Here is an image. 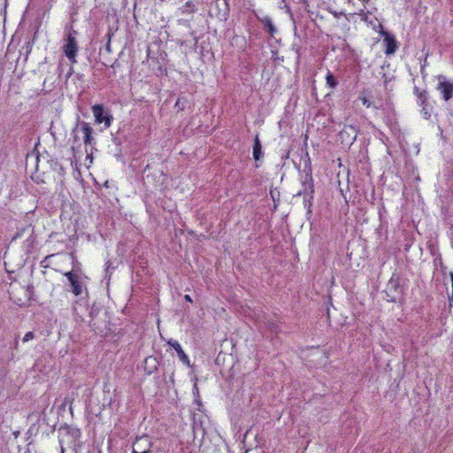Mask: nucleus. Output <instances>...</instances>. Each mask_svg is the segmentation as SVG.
<instances>
[{
    "label": "nucleus",
    "instance_id": "nucleus-1",
    "mask_svg": "<svg viewBox=\"0 0 453 453\" xmlns=\"http://www.w3.org/2000/svg\"><path fill=\"white\" fill-rule=\"evenodd\" d=\"M75 31H72L67 35L65 43L62 47L65 57L73 64L76 63V56L78 52V43L74 36Z\"/></svg>",
    "mask_w": 453,
    "mask_h": 453
},
{
    "label": "nucleus",
    "instance_id": "nucleus-2",
    "mask_svg": "<svg viewBox=\"0 0 453 453\" xmlns=\"http://www.w3.org/2000/svg\"><path fill=\"white\" fill-rule=\"evenodd\" d=\"M373 30L379 31L380 34L384 37V43L386 44L385 53L387 55L394 54L396 50L397 44L395 38L388 32L383 29V26L380 23L374 22Z\"/></svg>",
    "mask_w": 453,
    "mask_h": 453
},
{
    "label": "nucleus",
    "instance_id": "nucleus-3",
    "mask_svg": "<svg viewBox=\"0 0 453 453\" xmlns=\"http://www.w3.org/2000/svg\"><path fill=\"white\" fill-rule=\"evenodd\" d=\"M92 112L97 124L104 123L105 127L111 126V116L105 112L104 107L101 104H96L92 107Z\"/></svg>",
    "mask_w": 453,
    "mask_h": 453
},
{
    "label": "nucleus",
    "instance_id": "nucleus-4",
    "mask_svg": "<svg viewBox=\"0 0 453 453\" xmlns=\"http://www.w3.org/2000/svg\"><path fill=\"white\" fill-rule=\"evenodd\" d=\"M152 442L147 435L138 437L133 444L132 453H150Z\"/></svg>",
    "mask_w": 453,
    "mask_h": 453
},
{
    "label": "nucleus",
    "instance_id": "nucleus-5",
    "mask_svg": "<svg viewBox=\"0 0 453 453\" xmlns=\"http://www.w3.org/2000/svg\"><path fill=\"white\" fill-rule=\"evenodd\" d=\"M302 190L299 191L298 196L303 195L304 196V201L306 202V197H309V203H311V200L312 199V194L314 192L313 180L311 173H306L304 180L302 182Z\"/></svg>",
    "mask_w": 453,
    "mask_h": 453
},
{
    "label": "nucleus",
    "instance_id": "nucleus-6",
    "mask_svg": "<svg viewBox=\"0 0 453 453\" xmlns=\"http://www.w3.org/2000/svg\"><path fill=\"white\" fill-rule=\"evenodd\" d=\"M439 80L437 89L441 93L443 99L448 101L453 95V83L446 81L443 77H440Z\"/></svg>",
    "mask_w": 453,
    "mask_h": 453
},
{
    "label": "nucleus",
    "instance_id": "nucleus-7",
    "mask_svg": "<svg viewBox=\"0 0 453 453\" xmlns=\"http://www.w3.org/2000/svg\"><path fill=\"white\" fill-rule=\"evenodd\" d=\"M375 10L374 4L370 3V6L366 5V8H360L359 12H357L361 17V19L371 26L372 29L374 22L380 23L377 19H370L369 18V15H372Z\"/></svg>",
    "mask_w": 453,
    "mask_h": 453
},
{
    "label": "nucleus",
    "instance_id": "nucleus-8",
    "mask_svg": "<svg viewBox=\"0 0 453 453\" xmlns=\"http://www.w3.org/2000/svg\"><path fill=\"white\" fill-rule=\"evenodd\" d=\"M65 276L67 278L68 281L72 287V292L75 296H80L82 293V285L79 280V278L73 272H68L65 273Z\"/></svg>",
    "mask_w": 453,
    "mask_h": 453
},
{
    "label": "nucleus",
    "instance_id": "nucleus-9",
    "mask_svg": "<svg viewBox=\"0 0 453 453\" xmlns=\"http://www.w3.org/2000/svg\"><path fill=\"white\" fill-rule=\"evenodd\" d=\"M167 344L170 345L172 348L174 349V350L177 352L178 354V357L180 358V360L187 365H189V358L185 354L184 350L182 349L180 344L176 341V340H173V339H170L168 342H167Z\"/></svg>",
    "mask_w": 453,
    "mask_h": 453
},
{
    "label": "nucleus",
    "instance_id": "nucleus-10",
    "mask_svg": "<svg viewBox=\"0 0 453 453\" xmlns=\"http://www.w3.org/2000/svg\"><path fill=\"white\" fill-rule=\"evenodd\" d=\"M81 132L83 134L84 143L86 145L92 144V142H93V137H92L93 129L89 126V124L87 123V122H82L81 124Z\"/></svg>",
    "mask_w": 453,
    "mask_h": 453
},
{
    "label": "nucleus",
    "instance_id": "nucleus-11",
    "mask_svg": "<svg viewBox=\"0 0 453 453\" xmlns=\"http://www.w3.org/2000/svg\"><path fill=\"white\" fill-rule=\"evenodd\" d=\"M345 3L352 6L355 10H357V12H359L360 8H366V5L370 6L371 0H345Z\"/></svg>",
    "mask_w": 453,
    "mask_h": 453
},
{
    "label": "nucleus",
    "instance_id": "nucleus-12",
    "mask_svg": "<svg viewBox=\"0 0 453 453\" xmlns=\"http://www.w3.org/2000/svg\"><path fill=\"white\" fill-rule=\"evenodd\" d=\"M426 100V92H421L418 96V102L422 105L421 112L426 119H428L431 117L430 110L427 108V105L425 104Z\"/></svg>",
    "mask_w": 453,
    "mask_h": 453
},
{
    "label": "nucleus",
    "instance_id": "nucleus-13",
    "mask_svg": "<svg viewBox=\"0 0 453 453\" xmlns=\"http://www.w3.org/2000/svg\"><path fill=\"white\" fill-rule=\"evenodd\" d=\"M62 431L65 432V436L67 437V440H69V439L72 440V442H73V441L78 440L81 436L80 430L75 429L73 427L67 426V427L63 428Z\"/></svg>",
    "mask_w": 453,
    "mask_h": 453
},
{
    "label": "nucleus",
    "instance_id": "nucleus-14",
    "mask_svg": "<svg viewBox=\"0 0 453 453\" xmlns=\"http://www.w3.org/2000/svg\"><path fill=\"white\" fill-rule=\"evenodd\" d=\"M262 145L260 143L258 135H256L253 145V157L255 160H259L262 157Z\"/></svg>",
    "mask_w": 453,
    "mask_h": 453
},
{
    "label": "nucleus",
    "instance_id": "nucleus-15",
    "mask_svg": "<svg viewBox=\"0 0 453 453\" xmlns=\"http://www.w3.org/2000/svg\"><path fill=\"white\" fill-rule=\"evenodd\" d=\"M261 22L265 25V27H266L268 33L272 36H273V35L276 33V28H275L274 25L273 24L271 18H269L268 16H265L261 19Z\"/></svg>",
    "mask_w": 453,
    "mask_h": 453
},
{
    "label": "nucleus",
    "instance_id": "nucleus-16",
    "mask_svg": "<svg viewBox=\"0 0 453 453\" xmlns=\"http://www.w3.org/2000/svg\"><path fill=\"white\" fill-rule=\"evenodd\" d=\"M326 85L331 88H334L338 84L337 79L332 74L330 71H328L326 73Z\"/></svg>",
    "mask_w": 453,
    "mask_h": 453
},
{
    "label": "nucleus",
    "instance_id": "nucleus-17",
    "mask_svg": "<svg viewBox=\"0 0 453 453\" xmlns=\"http://www.w3.org/2000/svg\"><path fill=\"white\" fill-rule=\"evenodd\" d=\"M33 338H34V334H33L32 332H27V333L24 335V337H23L22 341H23V342H28V341H30V340H32Z\"/></svg>",
    "mask_w": 453,
    "mask_h": 453
},
{
    "label": "nucleus",
    "instance_id": "nucleus-18",
    "mask_svg": "<svg viewBox=\"0 0 453 453\" xmlns=\"http://www.w3.org/2000/svg\"><path fill=\"white\" fill-rule=\"evenodd\" d=\"M359 100H361L363 105L366 106L367 108L372 105V103L365 96H360Z\"/></svg>",
    "mask_w": 453,
    "mask_h": 453
},
{
    "label": "nucleus",
    "instance_id": "nucleus-19",
    "mask_svg": "<svg viewBox=\"0 0 453 453\" xmlns=\"http://www.w3.org/2000/svg\"><path fill=\"white\" fill-rule=\"evenodd\" d=\"M65 442V437H63L62 439L59 440V443L61 445V453H64L65 452V449L63 447V443Z\"/></svg>",
    "mask_w": 453,
    "mask_h": 453
},
{
    "label": "nucleus",
    "instance_id": "nucleus-20",
    "mask_svg": "<svg viewBox=\"0 0 453 453\" xmlns=\"http://www.w3.org/2000/svg\"><path fill=\"white\" fill-rule=\"evenodd\" d=\"M449 276H450L451 285H452V296L450 297V300L453 301V273H450Z\"/></svg>",
    "mask_w": 453,
    "mask_h": 453
},
{
    "label": "nucleus",
    "instance_id": "nucleus-21",
    "mask_svg": "<svg viewBox=\"0 0 453 453\" xmlns=\"http://www.w3.org/2000/svg\"><path fill=\"white\" fill-rule=\"evenodd\" d=\"M25 228H22L20 232H18L16 235L12 238V240H16L21 236V232H23Z\"/></svg>",
    "mask_w": 453,
    "mask_h": 453
},
{
    "label": "nucleus",
    "instance_id": "nucleus-22",
    "mask_svg": "<svg viewBox=\"0 0 453 453\" xmlns=\"http://www.w3.org/2000/svg\"><path fill=\"white\" fill-rule=\"evenodd\" d=\"M185 299H186L187 301H188V302H192V299H191V297H190L188 295H186V296H185Z\"/></svg>",
    "mask_w": 453,
    "mask_h": 453
},
{
    "label": "nucleus",
    "instance_id": "nucleus-23",
    "mask_svg": "<svg viewBox=\"0 0 453 453\" xmlns=\"http://www.w3.org/2000/svg\"><path fill=\"white\" fill-rule=\"evenodd\" d=\"M180 104V99L176 102V106H179Z\"/></svg>",
    "mask_w": 453,
    "mask_h": 453
},
{
    "label": "nucleus",
    "instance_id": "nucleus-24",
    "mask_svg": "<svg viewBox=\"0 0 453 453\" xmlns=\"http://www.w3.org/2000/svg\"><path fill=\"white\" fill-rule=\"evenodd\" d=\"M74 450H76V449H74ZM74 453H78V452H77V451H75Z\"/></svg>",
    "mask_w": 453,
    "mask_h": 453
}]
</instances>
